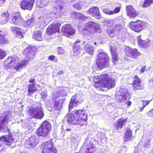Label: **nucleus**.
<instances>
[{
	"instance_id": "f257e3e1",
	"label": "nucleus",
	"mask_w": 153,
	"mask_h": 153,
	"mask_svg": "<svg viewBox=\"0 0 153 153\" xmlns=\"http://www.w3.org/2000/svg\"><path fill=\"white\" fill-rule=\"evenodd\" d=\"M100 27V25L98 23L89 21L85 23V25L78 26V29L83 35L87 37L88 39H89L95 32L100 33L102 31Z\"/></svg>"
},
{
	"instance_id": "f03ea898",
	"label": "nucleus",
	"mask_w": 153,
	"mask_h": 153,
	"mask_svg": "<svg viewBox=\"0 0 153 153\" xmlns=\"http://www.w3.org/2000/svg\"><path fill=\"white\" fill-rule=\"evenodd\" d=\"M19 57L15 56L8 57L5 59L4 62V68L6 70L12 68L18 71L26 66L28 63V61L26 60L19 62Z\"/></svg>"
},
{
	"instance_id": "7ed1b4c3",
	"label": "nucleus",
	"mask_w": 153,
	"mask_h": 153,
	"mask_svg": "<svg viewBox=\"0 0 153 153\" xmlns=\"http://www.w3.org/2000/svg\"><path fill=\"white\" fill-rule=\"evenodd\" d=\"M87 117V115L81 110L73 111L72 113L68 114L65 117L68 122L75 125L80 124V122L82 121L86 122L88 119Z\"/></svg>"
},
{
	"instance_id": "20e7f679",
	"label": "nucleus",
	"mask_w": 153,
	"mask_h": 153,
	"mask_svg": "<svg viewBox=\"0 0 153 153\" xmlns=\"http://www.w3.org/2000/svg\"><path fill=\"white\" fill-rule=\"evenodd\" d=\"M13 113L10 111H7L0 114V130L4 131L10 130L8 128V122L13 119Z\"/></svg>"
},
{
	"instance_id": "39448f33",
	"label": "nucleus",
	"mask_w": 153,
	"mask_h": 153,
	"mask_svg": "<svg viewBox=\"0 0 153 153\" xmlns=\"http://www.w3.org/2000/svg\"><path fill=\"white\" fill-rule=\"evenodd\" d=\"M97 68L100 70L109 65V57L107 54L103 50H100L97 56L96 62Z\"/></svg>"
},
{
	"instance_id": "423d86ee",
	"label": "nucleus",
	"mask_w": 153,
	"mask_h": 153,
	"mask_svg": "<svg viewBox=\"0 0 153 153\" xmlns=\"http://www.w3.org/2000/svg\"><path fill=\"white\" fill-rule=\"evenodd\" d=\"M29 115L32 118L41 120L44 116L42 104L37 103L36 106L29 109L27 112Z\"/></svg>"
},
{
	"instance_id": "0eeeda50",
	"label": "nucleus",
	"mask_w": 153,
	"mask_h": 153,
	"mask_svg": "<svg viewBox=\"0 0 153 153\" xmlns=\"http://www.w3.org/2000/svg\"><path fill=\"white\" fill-rule=\"evenodd\" d=\"M97 78L98 81H97L96 82H99L104 87L111 88L115 87L114 78H111L108 74L98 76H97Z\"/></svg>"
},
{
	"instance_id": "6e6552de",
	"label": "nucleus",
	"mask_w": 153,
	"mask_h": 153,
	"mask_svg": "<svg viewBox=\"0 0 153 153\" xmlns=\"http://www.w3.org/2000/svg\"><path fill=\"white\" fill-rule=\"evenodd\" d=\"M51 123L48 121H44L40 126L37 129L36 133L38 136L45 137L48 135L51 130Z\"/></svg>"
},
{
	"instance_id": "1a4fd4ad",
	"label": "nucleus",
	"mask_w": 153,
	"mask_h": 153,
	"mask_svg": "<svg viewBox=\"0 0 153 153\" xmlns=\"http://www.w3.org/2000/svg\"><path fill=\"white\" fill-rule=\"evenodd\" d=\"M13 137L12 134L1 136L0 137V151L5 149L6 145L9 146L11 144L14 139Z\"/></svg>"
},
{
	"instance_id": "9d476101",
	"label": "nucleus",
	"mask_w": 153,
	"mask_h": 153,
	"mask_svg": "<svg viewBox=\"0 0 153 153\" xmlns=\"http://www.w3.org/2000/svg\"><path fill=\"white\" fill-rule=\"evenodd\" d=\"M42 153H56V149L53 147L51 140L46 142L41 145Z\"/></svg>"
},
{
	"instance_id": "9b49d317",
	"label": "nucleus",
	"mask_w": 153,
	"mask_h": 153,
	"mask_svg": "<svg viewBox=\"0 0 153 153\" xmlns=\"http://www.w3.org/2000/svg\"><path fill=\"white\" fill-rule=\"evenodd\" d=\"M61 31L63 35L67 37L71 38L74 34L76 30L70 24H67L62 27Z\"/></svg>"
},
{
	"instance_id": "f8f14e48",
	"label": "nucleus",
	"mask_w": 153,
	"mask_h": 153,
	"mask_svg": "<svg viewBox=\"0 0 153 153\" xmlns=\"http://www.w3.org/2000/svg\"><path fill=\"white\" fill-rule=\"evenodd\" d=\"M36 51V49L35 47L30 45L24 50L23 53L25 56L26 59L29 61L34 58Z\"/></svg>"
},
{
	"instance_id": "ddd939ff",
	"label": "nucleus",
	"mask_w": 153,
	"mask_h": 153,
	"mask_svg": "<svg viewBox=\"0 0 153 153\" xmlns=\"http://www.w3.org/2000/svg\"><path fill=\"white\" fill-rule=\"evenodd\" d=\"M128 25L130 28L136 32H140L145 27V23L141 21L137 22H131Z\"/></svg>"
},
{
	"instance_id": "4468645a",
	"label": "nucleus",
	"mask_w": 153,
	"mask_h": 153,
	"mask_svg": "<svg viewBox=\"0 0 153 153\" xmlns=\"http://www.w3.org/2000/svg\"><path fill=\"white\" fill-rule=\"evenodd\" d=\"M125 52L126 56L133 58H137L140 54L137 49L133 48L128 46L125 48Z\"/></svg>"
},
{
	"instance_id": "2eb2a0df",
	"label": "nucleus",
	"mask_w": 153,
	"mask_h": 153,
	"mask_svg": "<svg viewBox=\"0 0 153 153\" xmlns=\"http://www.w3.org/2000/svg\"><path fill=\"white\" fill-rule=\"evenodd\" d=\"M60 25L57 23H53L50 25L46 30V33L48 35H51L56 32H60L59 27Z\"/></svg>"
},
{
	"instance_id": "dca6fc26",
	"label": "nucleus",
	"mask_w": 153,
	"mask_h": 153,
	"mask_svg": "<svg viewBox=\"0 0 153 153\" xmlns=\"http://www.w3.org/2000/svg\"><path fill=\"white\" fill-rule=\"evenodd\" d=\"M35 0H22L20 3L22 9L31 10L33 7Z\"/></svg>"
},
{
	"instance_id": "f3484780",
	"label": "nucleus",
	"mask_w": 153,
	"mask_h": 153,
	"mask_svg": "<svg viewBox=\"0 0 153 153\" xmlns=\"http://www.w3.org/2000/svg\"><path fill=\"white\" fill-rule=\"evenodd\" d=\"M87 14H89L97 20H99L101 18V15L99 12L98 8L97 7H95L87 11Z\"/></svg>"
},
{
	"instance_id": "a211bd4d",
	"label": "nucleus",
	"mask_w": 153,
	"mask_h": 153,
	"mask_svg": "<svg viewBox=\"0 0 153 153\" xmlns=\"http://www.w3.org/2000/svg\"><path fill=\"white\" fill-rule=\"evenodd\" d=\"M13 18L10 22L11 23H13L16 25H21L23 21V20L21 16L20 13L19 12H16L13 13L12 15Z\"/></svg>"
},
{
	"instance_id": "6ab92c4d",
	"label": "nucleus",
	"mask_w": 153,
	"mask_h": 153,
	"mask_svg": "<svg viewBox=\"0 0 153 153\" xmlns=\"http://www.w3.org/2000/svg\"><path fill=\"white\" fill-rule=\"evenodd\" d=\"M39 143L38 138L35 136H31L29 141L25 143L26 147L28 149L33 148Z\"/></svg>"
},
{
	"instance_id": "aec40b11",
	"label": "nucleus",
	"mask_w": 153,
	"mask_h": 153,
	"mask_svg": "<svg viewBox=\"0 0 153 153\" xmlns=\"http://www.w3.org/2000/svg\"><path fill=\"white\" fill-rule=\"evenodd\" d=\"M126 120L123 118H120L114 123L113 126L114 130L117 131L122 128L123 125L126 123Z\"/></svg>"
},
{
	"instance_id": "412c9836",
	"label": "nucleus",
	"mask_w": 153,
	"mask_h": 153,
	"mask_svg": "<svg viewBox=\"0 0 153 153\" xmlns=\"http://www.w3.org/2000/svg\"><path fill=\"white\" fill-rule=\"evenodd\" d=\"M109 47L111 53L112 55L113 62L115 64L118 61V58L117 57L118 53L117 52L114 50V44L110 42L109 44Z\"/></svg>"
},
{
	"instance_id": "4be33fe9",
	"label": "nucleus",
	"mask_w": 153,
	"mask_h": 153,
	"mask_svg": "<svg viewBox=\"0 0 153 153\" xmlns=\"http://www.w3.org/2000/svg\"><path fill=\"white\" fill-rule=\"evenodd\" d=\"M134 78V79L132 83L133 90H136L142 89L143 87L141 85L140 79L136 76H135Z\"/></svg>"
},
{
	"instance_id": "5701e85b",
	"label": "nucleus",
	"mask_w": 153,
	"mask_h": 153,
	"mask_svg": "<svg viewBox=\"0 0 153 153\" xmlns=\"http://www.w3.org/2000/svg\"><path fill=\"white\" fill-rule=\"evenodd\" d=\"M137 41L138 45L142 48H146L148 47L150 44V40L149 39L142 40L141 38V36H138Z\"/></svg>"
},
{
	"instance_id": "b1692460",
	"label": "nucleus",
	"mask_w": 153,
	"mask_h": 153,
	"mask_svg": "<svg viewBox=\"0 0 153 153\" xmlns=\"http://www.w3.org/2000/svg\"><path fill=\"white\" fill-rule=\"evenodd\" d=\"M126 10L127 12V15L130 18L135 17L138 15L137 12L131 6H126Z\"/></svg>"
},
{
	"instance_id": "393cba45",
	"label": "nucleus",
	"mask_w": 153,
	"mask_h": 153,
	"mask_svg": "<svg viewBox=\"0 0 153 153\" xmlns=\"http://www.w3.org/2000/svg\"><path fill=\"white\" fill-rule=\"evenodd\" d=\"M59 4H58L55 7L56 12L52 13V15H56V18L61 17V16L63 14V12L62 10L63 8V6L62 4H60L59 3Z\"/></svg>"
},
{
	"instance_id": "a878e982",
	"label": "nucleus",
	"mask_w": 153,
	"mask_h": 153,
	"mask_svg": "<svg viewBox=\"0 0 153 153\" xmlns=\"http://www.w3.org/2000/svg\"><path fill=\"white\" fill-rule=\"evenodd\" d=\"M10 29L13 33L16 36L20 38H23V34L21 31L20 28L12 26Z\"/></svg>"
},
{
	"instance_id": "bb28decb",
	"label": "nucleus",
	"mask_w": 153,
	"mask_h": 153,
	"mask_svg": "<svg viewBox=\"0 0 153 153\" xmlns=\"http://www.w3.org/2000/svg\"><path fill=\"white\" fill-rule=\"evenodd\" d=\"M79 102V100L77 99L76 95H75L73 96L70 100L69 105V109L73 108L77 105V103Z\"/></svg>"
},
{
	"instance_id": "cd10ccee",
	"label": "nucleus",
	"mask_w": 153,
	"mask_h": 153,
	"mask_svg": "<svg viewBox=\"0 0 153 153\" xmlns=\"http://www.w3.org/2000/svg\"><path fill=\"white\" fill-rule=\"evenodd\" d=\"M42 32L43 31L42 30L34 31V35L33 36V39L38 41H42L43 40V38L42 37Z\"/></svg>"
},
{
	"instance_id": "c85d7f7f",
	"label": "nucleus",
	"mask_w": 153,
	"mask_h": 153,
	"mask_svg": "<svg viewBox=\"0 0 153 153\" xmlns=\"http://www.w3.org/2000/svg\"><path fill=\"white\" fill-rule=\"evenodd\" d=\"M122 21V19L118 18H117L115 20L116 22L118 23L115 25L114 27L113 28L116 33H118L123 28L122 26L120 24Z\"/></svg>"
},
{
	"instance_id": "c756f323",
	"label": "nucleus",
	"mask_w": 153,
	"mask_h": 153,
	"mask_svg": "<svg viewBox=\"0 0 153 153\" xmlns=\"http://www.w3.org/2000/svg\"><path fill=\"white\" fill-rule=\"evenodd\" d=\"M9 14L8 12L3 13L1 14V20H0V23L3 25L6 23L8 21Z\"/></svg>"
},
{
	"instance_id": "7c9ffc66",
	"label": "nucleus",
	"mask_w": 153,
	"mask_h": 153,
	"mask_svg": "<svg viewBox=\"0 0 153 153\" xmlns=\"http://www.w3.org/2000/svg\"><path fill=\"white\" fill-rule=\"evenodd\" d=\"M73 15L76 18L80 20L86 21L87 20L90 19V17L85 16L83 15L80 13L74 12L73 13Z\"/></svg>"
},
{
	"instance_id": "2f4dec72",
	"label": "nucleus",
	"mask_w": 153,
	"mask_h": 153,
	"mask_svg": "<svg viewBox=\"0 0 153 153\" xmlns=\"http://www.w3.org/2000/svg\"><path fill=\"white\" fill-rule=\"evenodd\" d=\"M84 48L90 54L93 55L94 53V49L93 46L89 43L85 44L84 46Z\"/></svg>"
},
{
	"instance_id": "473e14b6",
	"label": "nucleus",
	"mask_w": 153,
	"mask_h": 153,
	"mask_svg": "<svg viewBox=\"0 0 153 153\" xmlns=\"http://www.w3.org/2000/svg\"><path fill=\"white\" fill-rule=\"evenodd\" d=\"M118 94L125 97L127 98L129 97L130 94L127 89L123 88H120L118 91Z\"/></svg>"
},
{
	"instance_id": "72a5a7b5",
	"label": "nucleus",
	"mask_w": 153,
	"mask_h": 153,
	"mask_svg": "<svg viewBox=\"0 0 153 153\" xmlns=\"http://www.w3.org/2000/svg\"><path fill=\"white\" fill-rule=\"evenodd\" d=\"M6 34V33H4L2 31L0 30V45L8 43V40L4 36Z\"/></svg>"
},
{
	"instance_id": "f704fd0d",
	"label": "nucleus",
	"mask_w": 153,
	"mask_h": 153,
	"mask_svg": "<svg viewBox=\"0 0 153 153\" xmlns=\"http://www.w3.org/2000/svg\"><path fill=\"white\" fill-rule=\"evenodd\" d=\"M48 0H37L36 5L39 8L44 7L48 4Z\"/></svg>"
},
{
	"instance_id": "c9c22d12",
	"label": "nucleus",
	"mask_w": 153,
	"mask_h": 153,
	"mask_svg": "<svg viewBox=\"0 0 153 153\" xmlns=\"http://www.w3.org/2000/svg\"><path fill=\"white\" fill-rule=\"evenodd\" d=\"M131 135L132 132L130 129L129 128L127 129L126 130L124 137L126 141L131 140Z\"/></svg>"
},
{
	"instance_id": "e433bc0d",
	"label": "nucleus",
	"mask_w": 153,
	"mask_h": 153,
	"mask_svg": "<svg viewBox=\"0 0 153 153\" xmlns=\"http://www.w3.org/2000/svg\"><path fill=\"white\" fill-rule=\"evenodd\" d=\"M37 91L36 88L35 87L34 84H29L28 87V95L30 96L33 93Z\"/></svg>"
},
{
	"instance_id": "4c0bfd02",
	"label": "nucleus",
	"mask_w": 153,
	"mask_h": 153,
	"mask_svg": "<svg viewBox=\"0 0 153 153\" xmlns=\"http://www.w3.org/2000/svg\"><path fill=\"white\" fill-rule=\"evenodd\" d=\"M54 109L57 111H60L62 108V103L60 102V100L56 101L54 105Z\"/></svg>"
},
{
	"instance_id": "58836bf2",
	"label": "nucleus",
	"mask_w": 153,
	"mask_h": 153,
	"mask_svg": "<svg viewBox=\"0 0 153 153\" xmlns=\"http://www.w3.org/2000/svg\"><path fill=\"white\" fill-rule=\"evenodd\" d=\"M34 19L33 18H32L30 19L27 21L25 26L29 28L33 27L34 24Z\"/></svg>"
},
{
	"instance_id": "ea45409f",
	"label": "nucleus",
	"mask_w": 153,
	"mask_h": 153,
	"mask_svg": "<svg viewBox=\"0 0 153 153\" xmlns=\"http://www.w3.org/2000/svg\"><path fill=\"white\" fill-rule=\"evenodd\" d=\"M86 149L87 151H93L96 148L94 146L93 143L89 142L88 144L86 146Z\"/></svg>"
},
{
	"instance_id": "a19ab883",
	"label": "nucleus",
	"mask_w": 153,
	"mask_h": 153,
	"mask_svg": "<svg viewBox=\"0 0 153 153\" xmlns=\"http://www.w3.org/2000/svg\"><path fill=\"white\" fill-rule=\"evenodd\" d=\"M102 9L103 11L107 14L109 15H113V11L111 10L110 9L105 7H102Z\"/></svg>"
},
{
	"instance_id": "79ce46f5",
	"label": "nucleus",
	"mask_w": 153,
	"mask_h": 153,
	"mask_svg": "<svg viewBox=\"0 0 153 153\" xmlns=\"http://www.w3.org/2000/svg\"><path fill=\"white\" fill-rule=\"evenodd\" d=\"M153 2V0H144L143 4V7H146L151 5Z\"/></svg>"
},
{
	"instance_id": "37998d69",
	"label": "nucleus",
	"mask_w": 153,
	"mask_h": 153,
	"mask_svg": "<svg viewBox=\"0 0 153 153\" xmlns=\"http://www.w3.org/2000/svg\"><path fill=\"white\" fill-rule=\"evenodd\" d=\"M116 98L117 100L121 102L124 101L127 99L125 97L118 94V95L116 97Z\"/></svg>"
},
{
	"instance_id": "c03bdc74",
	"label": "nucleus",
	"mask_w": 153,
	"mask_h": 153,
	"mask_svg": "<svg viewBox=\"0 0 153 153\" xmlns=\"http://www.w3.org/2000/svg\"><path fill=\"white\" fill-rule=\"evenodd\" d=\"M107 32L108 35L112 37H113L115 35V34L116 33L113 28L107 30Z\"/></svg>"
},
{
	"instance_id": "a18cd8bd",
	"label": "nucleus",
	"mask_w": 153,
	"mask_h": 153,
	"mask_svg": "<svg viewBox=\"0 0 153 153\" xmlns=\"http://www.w3.org/2000/svg\"><path fill=\"white\" fill-rule=\"evenodd\" d=\"M61 92L59 91H58L57 92H54L52 95V98L53 100H55L58 98L60 96H62V95L59 93Z\"/></svg>"
},
{
	"instance_id": "49530a36",
	"label": "nucleus",
	"mask_w": 153,
	"mask_h": 153,
	"mask_svg": "<svg viewBox=\"0 0 153 153\" xmlns=\"http://www.w3.org/2000/svg\"><path fill=\"white\" fill-rule=\"evenodd\" d=\"M74 52H76V53H79L80 46L78 45H74L73 48Z\"/></svg>"
},
{
	"instance_id": "de8ad7c7",
	"label": "nucleus",
	"mask_w": 153,
	"mask_h": 153,
	"mask_svg": "<svg viewBox=\"0 0 153 153\" xmlns=\"http://www.w3.org/2000/svg\"><path fill=\"white\" fill-rule=\"evenodd\" d=\"M6 56L5 52L2 49H0V59H1Z\"/></svg>"
},
{
	"instance_id": "09e8293b",
	"label": "nucleus",
	"mask_w": 153,
	"mask_h": 153,
	"mask_svg": "<svg viewBox=\"0 0 153 153\" xmlns=\"http://www.w3.org/2000/svg\"><path fill=\"white\" fill-rule=\"evenodd\" d=\"M82 7V5L80 4L79 3H77L73 6V7L75 9L78 10H79L81 9Z\"/></svg>"
},
{
	"instance_id": "8fccbe9b",
	"label": "nucleus",
	"mask_w": 153,
	"mask_h": 153,
	"mask_svg": "<svg viewBox=\"0 0 153 153\" xmlns=\"http://www.w3.org/2000/svg\"><path fill=\"white\" fill-rule=\"evenodd\" d=\"M151 141L150 139H148L146 141L144 144V147H145L147 148L148 147L150 146L149 142Z\"/></svg>"
},
{
	"instance_id": "3c124183",
	"label": "nucleus",
	"mask_w": 153,
	"mask_h": 153,
	"mask_svg": "<svg viewBox=\"0 0 153 153\" xmlns=\"http://www.w3.org/2000/svg\"><path fill=\"white\" fill-rule=\"evenodd\" d=\"M42 99L44 100L46 98L47 94V93L46 92H43L41 93Z\"/></svg>"
},
{
	"instance_id": "603ef678",
	"label": "nucleus",
	"mask_w": 153,
	"mask_h": 153,
	"mask_svg": "<svg viewBox=\"0 0 153 153\" xmlns=\"http://www.w3.org/2000/svg\"><path fill=\"white\" fill-rule=\"evenodd\" d=\"M58 53L59 54H62L64 53V50L62 47H58Z\"/></svg>"
},
{
	"instance_id": "864d4df0",
	"label": "nucleus",
	"mask_w": 153,
	"mask_h": 153,
	"mask_svg": "<svg viewBox=\"0 0 153 153\" xmlns=\"http://www.w3.org/2000/svg\"><path fill=\"white\" fill-rule=\"evenodd\" d=\"M120 9L119 7H116L115 8L114 10V11H113V14L119 13L120 12Z\"/></svg>"
},
{
	"instance_id": "5fc2aeb1",
	"label": "nucleus",
	"mask_w": 153,
	"mask_h": 153,
	"mask_svg": "<svg viewBox=\"0 0 153 153\" xmlns=\"http://www.w3.org/2000/svg\"><path fill=\"white\" fill-rule=\"evenodd\" d=\"M143 106L144 107H145V106L148 105L150 102V101H143Z\"/></svg>"
},
{
	"instance_id": "6e6d98bb",
	"label": "nucleus",
	"mask_w": 153,
	"mask_h": 153,
	"mask_svg": "<svg viewBox=\"0 0 153 153\" xmlns=\"http://www.w3.org/2000/svg\"><path fill=\"white\" fill-rule=\"evenodd\" d=\"M148 115L149 116L153 117V108L148 112Z\"/></svg>"
},
{
	"instance_id": "4d7b16f0",
	"label": "nucleus",
	"mask_w": 153,
	"mask_h": 153,
	"mask_svg": "<svg viewBox=\"0 0 153 153\" xmlns=\"http://www.w3.org/2000/svg\"><path fill=\"white\" fill-rule=\"evenodd\" d=\"M55 58V56L53 55H51L48 57V59L51 61L53 60Z\"/></svg>"
},
{
	"instance_id": "13d9d810",
	"label": "nucleus",
	"mask_w": 153,
	"mask_h": 153,
	"mask_svg": "<svg viewBox=\"0 0 153 153\" xmlns=\"http://www.w3.org/2000/svg\"><path fill=\"white\" fill-rule=\"evenodd\" d=\"M149 85H150V86H153V80H152L151 79H150L149 81Z\"/></svg>"
},
{
	"instance_id": "bf43d9fd",
	"label": "nucleus",
	"mask_w": 153,
	"mask_h": 153,
	"mask_svg": "<svg viewBox=\"0 0 153 153\" xmlns=\"http://www.w3.org/2000/svg\"><path fill=\"white\" fill-rule=\"evenodd\" d=\"M146 69V67L145 66H143L142 67L141 70H140V72L141 73H143V72H144L145 70Z\"/></svg>"
},
{
	"instance_id": "052dcab7",
	"label": "nucleus",
	"mask_w": 153,
	"mask_h": 153,
	"mask_svg": "<svg viewBox=\"0 0 153 153\" xmlns=\"http://www.w3.org/2000/svg\"><path fill=\"white\" fill-rule=\"evenodd\" d=\"M126 104L128 106H130L131 105V102L130 101H128L126 103Z\"/></svg>"
},
{
	"instance_id": "680f3d73",
	"label": "nucleus",
	"mask_w": 153,
	"mask_h": 153,
	"mask_svg": "<svg viewBox=\"0 0 153 153\" xmlns=\"http://www.w3.org/2000/svg\"><path fill=\"white\" fill-rule=\"evenodd\" d=\"M35 81V79H31L29 80V82L30 83H33Z\"/></svg>"
},
{
	"instance_id": "e2e57ef3",
	"label": "nucleus",
	"mask_w": 153,
	"mask_h": 153,
	"mask_svg": "<svg viewBox=\"0 0 153 153\" xmlns=\"http://www.w3.org/2000/svg\"><path fill=\"white\" fill-rule=\"evenodd\" d=\"M6 0H0V6H1V4H3L4 3Z\"/></svg>"
},
{
	"instance_id": "0e129e2a",
	"label": "nucleus",
	"mask_w": 153,
	"mask_h": 153,
	"mask_svg": "<svg viewBox=\"0 0 153 153\" xmlns=\"http://www.w3.org/2000/svg\"><path fill=\"white\" fill-rule=\"evenodd\" d=\"M63 73V71H59L58 72V73L57 74H58V75H60L61 74H62Z\"/></svg>"
},
{
	"instance_id": "69168bd1",
	"label": "nucleus",
	"mask_w": 153,
	"mask_h": 153,
	"mask_svg": "<svg viewBox=\"0 0 153 153\" xmlns=\"http://www.w3.org/2000/svg\"><path fill=\"white\" fill-rule=\"evenodd\" d=\"M71 131V128H67L65 130L66 131Z\"/></svg>"
},
{
	"instance_id": "338daca9",
	"label": "nucleus",
	"mask_w": 153,
	"mask_h": 153,
	"mask_svg": "<svg viewBox=\"0 0 153 153\" xmlns=\"http://www.w3.org/2000/svg\"><path fill=\"white\" fill-rule=\"evenodd\" d=\"M144 108L145 107H144V106H143L142 107L140 108V111L141 112L142 111Z\"/></svg>"
},
{
	"instance_id": "774afa93",
	"label": "nucleus",
	"mask_w": 153,
	"mask_h": 153,
	"mask_svg": "<svg viewBox=\"0 0 153 153\" xmlns=\"http://www.w3.org/2000/svg\"><path fill=\"white\" fill-rule=\"evenodd\" d=\"M85 153H91V151H86Z\"/></svg>"
}]
</instances>
